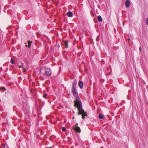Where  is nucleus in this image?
Masks as SVG:
<instances>
[{
	"instance_id": "f257e3e1",
	"label": "nucleus",
	"mask_w": 148,
	"mask_h": 148,
	"mask_svg": "<svg viewBox=\"0 0 148 148\" xmlns=\"http://www.w3.org/2000/svg\"><path fill=\"white\" fill-rule=\"evenodd\" d=\"M73 95L75 98L76 100L74 101V106L75 107H77V110L79 111L77 114L79 115L81 114L82 115V118L84 119L85 116H88L87 113L82 109V102L78 95L77 93H73Z\"/></svg>"
},
{
	"instance_id": "f03ea898",
	"label": "nucleus",
	"mask_w": 148,
	"mask_h": 148,
	"mask_svg": "<svg viewBox=\"0 0 148 148\" xmlns=\"http://www.w3.org/2000/svg\"><path fill=\"white\" fill-rule=\"evenodd\" d=\"M77 83V81L76 79L75 80L74 82H72V92H77V90L76 88Z\"/></svg>"
},
{
	"instance_id": "7ed1b4c3",
	"label": "nucleus",
	"mask_w": 148,
	"mask_h": 148,
	"mask_svg": "<svg viewBox=\"0 0 148 148\" xmlns=\"http://www.w3.org/2000/svg\"><path fill=\"white\" fill-rule=\"evenodd\" d=\"M45 74L47 76H50L51 74V69L49 68H47L45 71Z\"/></svg>"
},
{
	"instance_id": "20e7f679",
	"label": "nucleus",
	"mask_w": 148,
	"mask_h": 148,
	"mask_svg": "<svg viewBox=\"0 0 148 148\" xmlns=\"http://www.w3.org/2000/svg\"><path fill=\"white\" fill-rule=\"evenodd\" d=\"M73 129L75 130V131L79 133H80L81 131L79 127H73Z\"/></svg>"
},
{
	"instance_id": "39448f33",
	"label": "nucleus",
	"mask_w": 148,
	"mask_h": 148,
	"mask_svg": "<svg viewBox=\"0 0 148 148\" xmlns=\"http://www.w3.org/2000/svg\"><path fill=\"white\" fill-rule=\"evenodd\" d=\"M78 85L81 89H82L83 87V83L82 81H79L78 83Z\"/></svg>"
},
{
	"instance_id": "423d86ee",
	"label": "nucleus",
	"mask_w": 148,
	"mask_h": 148,
	"mask_svg": "<svg viewBox=\"0 0 148 148\" xmlns=\"http://www.w3.org/2000/svg\"><path fill=\"white\" fill-rule=\"evenodd\" d=\"M67 15L69 17H72L73 16V13L72 12L69 11L66 13Z\"/></svg>"
},
{
	"instance_id": "0eeeda50",
	"label": "nucleus",
	"mask_w": 148,
	"mask_h": 148,
	"mask_svg": "<svg viewBox=\"0 0 148 148\" xmlns=\"http://www.w3.org/2000/svg\"><path fill=\"white\" fill-rule=\"evenodd\" d=\"M125 6L126 8H128L129 7L130 5V1L129 0H127L125 2Z\"/></svg>"
},
{
	"instance_id": "6e6552de",
	"label": "nucleus",
	"mask_w": 148,
	"mask_h": 148,
	"mask_svg": "<svg viewBox=\"0 0 148 148\" xmlns=\"http://www.w3.org/2000/svg\"><path fill=\"white\" fill-rule=\"evenodd\" d=\"M64 43L65 45V48H68V42L67 41H64Z\"/></svg>"
},
{
	"instance_id": "1a4fd4ad",
	"label": "nucleus",
	"mask_w": 148,
	"mask_h": 148,
	"mask_svg": "<svg viewBox=\"0 0 148 148\" xmlns=\"http://www.w3.org/2000/svg\"><path fill=\"white\" fill-rule=\"evenodd\" d=\"M99 119H102L104 118V117L100 113L99 115Z\"/></svg>"
},
{
	"instance_id": "9d476101",
	"label": "nucleus",
	"mask_w": 148,
	"mask_h": 148,
	"mask_svg": "<svg viewBox=\"0 0 148 148\" xmlns=\"http://www.w3.org/2000/svg\"><path fill=\"white\" fill-rule=\"evenodd\" d=\"M98 20L99 22H101L102 21V19L100 16H98L97 17Z\"/></svg>"
},
{
	"instance_id": "9b49d317",
	"label": "nucleus",
	"mask_w": 148,
	"mask_h": 148,
	"mask_svg": "<svg viewBox=\"0 0 148 148\" xmlns=\"http://www.w3.org/2000/svg\"><path fill=\"white\" fill-rule=\"evenodd\" d=\"M1 92H3L6 90V89L4 87H1L0 88Z\"/></svg>"
},
{
	"instance_id": "f8f14e48",
	"label": "nucleus",
	"mask_w": 148,
	"mask_h": 148,
	"mask_svg": "<svg viewBox=\"0 0 148 148\" xmlns=\"http://www.w3.org/2000/svg\"><path fill=\"white\" fill-rule=\"evenodd\" d=\"M10 62L12 64H14L15 63V61L14 60L13 58H12L10 60Z\"/></svg>"
},
{
	"instance_id": "ddd939ff",
	"label": "nucleus",
	"mask_w": 148,
	"mask_h": 148,
	"mask_svg": "<svg viewBox=\"0 0 148 148\" xmlns=\"http://www.w3.org/2000/svg\"><path fill=\"white\" fill-rule=\"evenodd\" d=\"M32 43V42L30 41H28V47L29 48L31 46V44Z\"/></svg>"
},
{
	"instance_id": "4468645a",
	"label": "nucleus",
	"mask_w": 148,
	"mask_h": 148,
	"mask_svg": "<svg viewBox=\"0 0 148 148\" xmlns=\"http://www.w3.org/2000/svg\"><path fill=\"white\" fill-rule=\"evenodd\" d=\"M62 130L63 132H65L66 130L65 128L64 127H63L62 129Z\"/></svg>"
},
{
	"instance_id": "2eb2a0df",
	"label": "nucleus",
	"mask_w": 148,
	"mask_h": 148,
	"mask_svg": "<svg viewBox=\"0 0 148 148\" xmlns=\"http://www.w3.org/2000/svg\"><path fill=\"white\" fill-rule=\"evenodd\" d=\"M47 96V94H45L43 95V97L44 98H46Z\"/></svg>"
},
{
	"instance_id": "dca6fc26",
	"label": "nucleus",
	"mask_w": 148,
	"mask_h": 148,
	"mask_svg": "<svg viewBox=\"0 0 148 148\" xmlns=\"http://www.w3.org/2000/svg\"><path fill=\"white\" fill-rule=\"evenodd\" d=\"M146 23L147 25H148V18H147V19H146Z\"/></svg>"
},
{
	"instance_id": "f3484780",
	"label": "nucleus",
	"mask_w": 148,
	"mask_h": 148,
	"mask_svg": "<svg viewBox=\"0 0 148 148\" xmlns=\"http://www.w3.org/2000/svg\"><path fill=\"white\" fill-rule=\"evenodd\" d=\"M78 125V124L77 123H76V124L75 125V126H74L75 127H78L77 126Z\"/></svg>"
},
{
	"instance_id": "a211bd4d",
	"label": "nucleus",
	"mask_w": 148,
	"mask_h": 148,
	"mask_svg": "<svg viewBox=\"0 0 148 148\" xmlns=\"http://www.w3.org/2000/svg\"><path fill=\"white\" fill-rule=\"evenodd\" d=\"M5 144H2V146L3 147H5Z\"/></svg>"
},
{
	"instance_id": "6ab92c4d",
	"label": "nucleus",
	"mask_w": 148,
	"mask_h": 148,
	"mask_svg": "<svg viewBox=\"0 0 148 148\" xmlns=\"http://www.w3.org/2000/svg\"><path fill=\"white\" fill-rule=\"evenodd\" d=\"M139 49H140V50H141V47H140V48H139Z\"/></svg>"
},
{
	"instance_id": "aec40b11",
	"label": "nucleus",
	"mask_w": 148,
	"mask_h": 148,
	"mask_svg": "<svg viewBox=\"0 0 148 148\" xmlns=\"http://www.w3.org/2000/svg\"><path fill=\"white\" fill-rule=\"evenodd\" d=\"M25 70H26V69H24V71H25Z\"/></svg>"
},
{
	"instance_id": "412c9836",
	"label": "nucleus",
	"mask_w": 148,
	"mask_h": 148,
	"mask_svg": "<svg viewBox=\"0 0 148 148\" xmlns=\"http://www.w3.org/2000/svg\"><path fill=\"white\" fill-rule=\"evenodd\" d=\"M49 148H52V147H49Z\"/></svg>"
},
{
	"instance_id": "4be33fe9",
	"label": "nucleus",
	"mask_w": 148,
	"mask_h": 148,
	"mask_svg": "<svg viewBox=\"0 0 148 148\" xmlns=\"http://www.w3.org/2000/svg\"><path fill=\"white\" fill-rule=\"evenodd\" d=\"M20 67H22V66H20Z\"/></svg>"
},
{
	"instance_id": "5701e85b",
	"label": "nucleus",
	"mask_w": 148,
	"mask_h": 148,
	"mask_svg": "<svg viewBox=\"0 0 148 148\" xmlns=\"http://www.w3.org/2000/svg\"><path fill=\"white\" fill-rule=\"evenodd\" d=\"M26 47H27V45H26Z\"/></svg>"
}]
</instances>
